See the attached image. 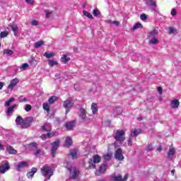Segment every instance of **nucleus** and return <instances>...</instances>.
Returning a JSON list of instances; mask_svg holds the SVG:
<instances>
[{"label":"nucleus","mask_w":181,"mask_h":181,"mask_svg":"<svg viewBox=\"0 0 181 181\" xmlns=\"http://www.w3.org/2000/svg\"><path fill=\"white\" fill-rule=\"evenodd\" d=\"M63 76H64V74H63V73H59V74H57L56 75H55V77H57V78H62V77H63Z\"/></svg>","instance_id":"47"},{"label":"nucleus","mask_w":181,"mask_h":181,"mask_svg":"<svg viewBox=\"0 0 181 181\" xmlns=\"http://www.w3.org/2000/svg\"><path fill=\"white\" fill-rule=\"evenodd\" d=\"M133 139H134V137L130 136L129 139H128V141H127L128 146H132V141H133Z\"/></svg>","instance_id":"44"},{"label":"nucleus","mask_w":181,"mask_h":181,"mask_svg":"<svg viewBox=\"0 0 181 181\" xmlns=\"http://www.w3.org/2000/svg\"><path fill=\"white\" fill-rule=\"evenodd\" d=\"M78 117L82 122H86V121H87V119H88L87 118V110H86V109L81 107L78 112Z\"/></svg>","instance_id":"9"},{"label":"nucleus","mask_w":181,"mask_h":181,"mask_svg":"<svg viewBox=\"0 0 181 181\" xmlns=\"http://www.w3.org/2000/svg\"><path fill=\"white\" fill-rule=\"evenodd\" d=\"M76 122L74 121L72 122H68L65 124V127L66 128V129L70 130V129H73V128H74V125H75Z\"/></svg>","instance_id":"24"},{"label":"nucleus","mask_w":181,"mask_h":181,"mask_svg":"<svg viewBox=\"0 0 181 181\" xmlns=\"http://www.w3.org/2000/svg\"><path fill=\"white\" fill-rule=\"evenodd\" d=\"M83 13L84 16H86L89 19H93V15H91V13H90L88 11H83Z\"/></svg>","instance_id":"39"},{"label":"nucleus","mask_w":181,"mask_h":181,"mask_svg":"<svg viewBox=\"0 0 181 181\" xmlns=\"http://www.w3.org/2000/svg\"><path fill=\"white\" fill-rule=\"evenodd\" d=\"M18 100H19L20 103H25V102L28 101V99L23 96H20L18 98Z\"/></svg>","instance_id":"45"},{"label":"nucleus","mask_w":181,"mask_h":181,"mask_svg":"<svg viewBox=\"0 0 181 181\" xmlns=\"http://www.w3.org/2000/svg\"><path fill=\"white\" fill-rule=\"evenodd\" d=\"M110 181H122L124 180V178H122V175H121V174L119 175H115V174H112L110 176Z\"/></svg>","instance_id":"14"},{"label":"nucleus","mask_w":181,"mask_h":181,"mask_svg":"<svg viewBox=\"0 0 181 181\" xmlns=\"http://www.w3.org/2000/svg\"><path fill=\"white\" fill-rule=\"evenodd\" d=\"M11 169V165H9V162L5 160L3 161L0 165V173L4 174L6 173L8 170Z\"/></svg>","instance_id":"7"},{"label":"nucleus","mask_w":181,"mask_h":181,"mask_svg":"<svg viewBox=\"0 0 181 181\" xmlns=\"http://www.w3.org/2000/svg\"><path fill=\"white\" fill-rule=\"evenodd\" d=\"M101 162V157L98 154L94 155L92 158L89 160V164L93 169H95V163H100Z\"/></svg>","instance_id":"6"},{"label":"nucleus","mask_w":181,"mask_h":181,"mask_svg":"<svg viewBox=\"0 0 181 181\" xmlns=\"http://www.w3.org/2000/svg\"><path fill=\"white\" fill-rule=\"evenodd\" d=\"M56 100H57V98L56 96H52L51 98H49L48 101L49 104H53V103H54Z\"/></svg>","instance_id":"42"},{"label":"nucleus","mask_w":181,"mask_h":181,"mask_svg":"<svg viewBox=\"0 0 181 181\" xmlns=\"http://www.w3.org/2000/svg\"><path fill=\"white\" fill-rule=\"evenodd\" d=\"M71 144H73V140L71 139V137H66L65 140V146H70Z\"/></svg>","instance_id":"31"},{"label":"nucleus","mask_w":181,"mask_h":181,"mask_svg":"<svg viewBox=\"0 0 181 181\" xmlns=\"http://www.w3.org/2000/svg\"><path fill=\"white\" fill-rule=\"evenodd\" d=\"M31 25H33V26H37V25H39V22L36 20H33L31 21Z\"/></svg>","instance_id":"50"},{"label":"nucleus","mask_w":181,"mask_h":181,"mask_svg":"<svg viewBox=\"0 0 181 181\" xmlns=\"http://www.w3.org/2000/svg\"><path fill=\"white\" fill-rule=\"evenodd\" d=\"M90 110H92V114L95 115L97 112H98V105L95 103H93L90 107Z\"/></svg>","instance_id":"21"},{"label":"nucleus","mask_w":181,"mask_h":181,"mask_svg":"<svg viewBox=\"0 0 181 181\" xmlns=\"http://www.w3.org/2000/svg\"><path fill=\"white\" fill-rule=\"evenodd\" d=\"M29 166V163L26 161H21L16 165V169L18 172H21L22 169H25V168H28Z\"/></svg>","instance_id":"11"},{"label":"nucleus","mask_w":181,"mask_h":181,"mask_svg":"<svg viewBox=\"0 0 181 181\" xmlns=\"http://www.w3.org/2000/svg\"><path fill=\"white\" fill-rule=\"evenodd\" d=\"M18 83L19 80L18 78H14L11 80L10 84L8 86V90H13V87H15Z\"/></svg>","instance_id":"15"},{"label":"nucleus","mask_w":181,"mask_h":181,"mask_svg":"<svg viewBox=\"0 0 181 181\" xmlns=\"http://www.w3.org/2000/svg\"><path fill=\"white\" fill-rule=\"evenodd\" d=\"M128 174H125L124 177H123L122 181H127L128 180Z\"/></svg>","instance_id":"57"},{"label":"nucleus","mask_w":181,"mask_h":181,"mask_svg":"<svg viewBox=\"0 0 181 181\" xmlns=\"http://www.w3.org/2000/svg\"><path fill=\"white\" fill-rule=\"evenodd\" d=\"M158 152H160V151H162V148H160V147L158 148Z\"/></svg>","instance_id":"64"},{"label":"nucleus","mask_w":181,"mask_h":181,"mask_svg":"<svg viewBox=\"0 0 181 181\" xmlns=\"http://www.w3.org/2000/svg\"><path fill=\"white\" fill-rule=\"evenodd\" d=\"M37 172V168H33L31 169L30 171H29L28 173H27V177L28 179H31V177H33V176L35 175V173H36Z\"/></svg>","instance_id":"20"},{"label":"nucleus","mask_w":181,"mask_h":181,"mask_svg":"<svg viewBox=\"0 0 181 181\" xmlns=\"http://www.w3.org/2000/svg\"><path fill=\"white\" fill-rule=\"evenodd\" d=\"M65 168L70 172L71 179H76L78 176V171L76 168L71 169V163H66Z\"/></svg>","instance_id":"5"},{"label":"nucleus","mask_w":181,"mask_h":181,"mask_svg":"<svg viewBox=\"0 0 181 181\" xmlns=\"http://www.w3.org/2000/svg\"><path fill=\"white\" fill-rule=\"evenodd\" d=\"M13 101H15V98H11L8 100H7L6 103H5V107H9V105H11V103H13Z\"/></svg>","instance_id":"38"},{"label":"nucleus","mask_w":181,"mask_h":181,"mask_svg":"<svg viewBox=\"0 0 181 181\" xmlns=\"http://www.w3.org/2000/svg\"><path fill=\"white\" fill-rule=\"evenodd\" d=\"M171 174L173 175H175V170H173L172 171H171Z\"/></svg>","instance_id":"63"},{"label":"nucleus","mask_w":181,"mask_h":181,"mask_svg":"<svg viewBox=\"0 0 181 181\" xmlns=\"http://www.w3.org/2000/svg\"><path fill=\"white\" fill-rule=\"evenodd\" d=\"M3 87H4V83L0 82V90H2Z\"/></svg>","instance_id":"62"},{"label":"nucleus","mask_w":181,"mask_h":181,"mask_svg":"<svg viewBox=\"0 0 181 181\" xmlns=\"http://www.w3.org/2000/svg\"><path fill=\"white\" fill-rule=\"evenodd\" d=\"M147 151H152L153 149V147L152 146V144H150L146 148Z\"/></svg>","instance_id":"55"},{"label":"nucleus","mask_w":181,"mask_h":181,"mask_svg":"<svg viewBox=\"0 0 181 181\" xmlns=\"http://www.w3.org/2000/svg\"><path fill=\"white\" fill-rule=\"evenodd\" d=\"M49 66H50V67H53L54 66H57L59 64V63H57V62L53 60V59H50L48 62Z\"/></svg>","instance_id":"33"},{"label":"nucleus","mask_w":181,"mask_h":181,"mask_svg":"<svg viewBox=\"0 0 181 181\" xmlns=\"http://www.w3.org/2000/svg\"><path fill=\"white\" fill-rule=\"evenodd\" d=\"M56 135H58V133L57 132H52V133H47V134H43L41 136L42 140L45 141L47 138H50V136H54Z\"/></svg>","instance_id":"19"},{"label":"nucleus","mask_w":181,"mask_h":181,"mask_svg":"<svg viewBox=\"0 0 181 181\" xmlns=\"http://www.w3.org/2000/svg\"><path fill=\"white\" fill-rule=\"evenodd\" d=\"M45 14H46V18H50V15H52V12H50L47 10H45Z\"/></svg>","instance_id":"51"},{"label":"nucleus","mask_w":181,"mask_h":181,"mask_svg":"<svg viewBox=\"0 0 181 181\" xmlns=\"http://www.w3.org/2000/svg\"><path fill=\"white\" fill-rule=\"evenodd\" d=\"M27 4H29L30 5H33L35 4V1L33 0H25Z\"/></svg>","instance_id":"54"},{"label":"nucleus","mask_w":181,"mask_h":181,"mask_svg":"<svg viewBox=\"0 0 181 181\" xmlns=\"http://www.w3.org/2000/svg\"><path fill=\"white\" fill-rule=\"evenodd\" d=\"M16 124L18 125L20 128H29L30 127V124H32V118L30 117H25L22 118V117L18 116L16 119Z\"/></svg>","instance_id":"2"},{"label":"nucleus","mask_w":181,"mask_h":181,"mask_svg":"<svg viewBox=\"0 0 181 181\" xmlns=\"http://www.w3.org/2000/svg\"><path fill=\"white\" fill-rule=\"evenodd\" d=\"M6 151L9 155H16V153H18V151L15 150V148H13V147H12L11 146H8Z\"/></svg>","instance_id":"18"},{"label":"nucleus","mask_w":181,"mask_h":181,"mask_svg":"<svg viewBox=\"0 0 181 181\" xmlns=\"http://www.w3.org/2000/svg\"><path fill=\"white\" fill-rule=\"evenodd\" d=\"M93 15L94 16H98V15H100V11H98V8H95L93 11Z\"/></svg>","instance_id":"46"},{"label":"nucleus","mask_w":181,"mask_h":181,"mask_svg":"<svg viewBox=\"0 0 181 181\" xmlns=\"http://www.w3.org/2000/svg\"><path fill=\"white\" fill-rule=\"evenodd\" d=\"M41 173L42 176L45 177L47 180H50V177L53 176V168L45 165L42 168H41Z\"/></svg>","instance_id":"4"},{"label":"nucleus","mask_w":181,"mask_h":181,"mask_svg":"<svg viewBox=\"0 0 181 181\" xmlns=\"http://www.w3.org/2000/svg\"><path fill=\"white\" fill-rule=\"evenodd\" d=\"M146 4L148 6H151L153 9H155L156 8V1L153 0H146Z\"/></svg>","instance_id":"23"},{"label":"nucleus","mask_w":181,"mask_h":181,"mask_svg":"<svg viewBox=\"0 0 181 181\" xmlns=\"http://www.w3.org/2000/svg\"><path fill=\"white\" fill-rule=\"evenodd\" d=\"M140 19H141V21H146V16L145 14H141V15L140 16Z\"/></svg>","instance_id":"52"},{"label":"nucleus","mask_w":181,"mask_h":181,"mask_svg":"<svg viewBox=\"0 0 181 181\" xmlns=\"http://www.w3.org/2000/svg\"><path fill=\"white\" fill-rule=\"evenodd\" d=\"M59 145H60V140H56L54 143L52 144L51 155L52 158L56 156V152L57 151Z\"/></svg>","instance_id":"8"},{"label":"nucleus","mask_w":181,"mask_h":181,"mask_svg":"<svg viewBox=\"0 0 181 181\" xmlns=\"http://www.w3.org/2000/svg\"><path fill=\"white\" fill-rule=\"evenodd\" d=\"M116 112H117V114H118L119 115H121V114H122V108H121V107H117V108L116 109Z\"/></svg>","instance_id":"49"},{"label":"nucleus","mask_w":181,"mask_h":181,"mask_svg":"<svg viewBox=\"0 0 181 181\" xmlns=\"http://www.w3.org/2000/svg\"><path fill=\"white\" fill-rule=\"evenodd\" d=\"M30 146H35L36 148V146H37V144H36V143H31Z\"/></svg>","instance_id":"61"},{"label":"nucleus","mask_w":181,"mask_h":181,"mask_svg":"<svg viewBox=\"0 0 181 181\" xmlns=\"http://www.w3.org/2000/svg\"><path fill=\"white\" fill-rule=\"evenodd\" d=\"M175 30H175V28H172V27H170V28H169V33H175Z\"/></svg>","instance_id":"56"},{"label":"nucleus","mask_w":181,"mask_h":181,"mask_svg":"<svg viewBox=\"0 0 181 181\" xmlns=\"http://www.w3.org/2000/svg\"><path fill=\"white\" fill-rule=\"evenodd\" d=\"M0 151H5V147L0 143Z\"/></svg>","instance_id":"59"},{"label":"nucleus","mask_w":181,"mask_h":181,"mask_svg":"<svg viewBox=\"0 0 181 181\" xmlns=\"http://www.w3.org/2000/svg\"><path fill=\"white\" fill-rule=\"evenodd\" d=\"M8 35H9V33H8L7 31H3L0 34V37H6Z\"/></svg>","instance_id":"43"},{"label":"nucleus","mask_w":181,"mask_h":181,"mask_svg":"<svg viewBox=\"0 0 181 181\" xmlns=\"http://www.w3.org/2000/svg\"><path fill=\"white\" fill-rule=\"evenodd\" d=\"M159 32L156 29H153L148 34V37L150 45H158L159 40L158 39V35Z\"/></svg>","instance_id":"3"},{"label":"nucleus","mask_w":181,"mask_h":181,"mask_svg":"<svg viewBox=\"0 0 181 181\" xmlns=\"http://www.w3.org/2000/svg\"><path fill=\"white\" fill-rule=\"evenodd\" d=\"M177 12H176V9L173 8L171 11V15L172 16H176Z\"/></svg>","instance_id":"53"},{"label":"nucleus","mask_w":181,"mask_h":181,"mask_svg":"<svg viewBox=\"0 0 181 181\" xmlns=\"http://www.w3.org/2000/svg\"><path fill=\"white\" fill-rule=\"evenodd\" d=\"M70 61V58L67 57V55H63L61 58V62L66 64V63Z\"/></svg>","instance_id":"30"},{"label":"nucleus","mask_w":181,"mask_h":181,"mask_svg":"<svg viewBox=\"0 0 181 181\" xmlns=\"http://www.w3.org/2000/svg\"><path fill=\"white\" fill-rule=\"evenodd\" d=\"M34 155H35V156H40L42 155H45V151L42 149H37L35 151Z\"/></svg>","instance_id":"32"},{"label":"nucleus","mask_w":181,"mask_h":181,"mask_svg":"<svg viewBox=\"0 0 181 181\" xmlns=\"http://www.w3.org/2000/svg\"><path fill=\"white\" fill-rule=\"evenodd\" d=\"M112 23L113 25H116V26H118V25H119V22L118 21H113Z\"/></svg>","instance_id":"60"},{"label":"nucleus","mask_w":181,"mask_h":181,"mask_svg":"<svg viewBox=\"0 0 181 181\" xmlns=\"http://www.w3.org/2000/svg\"><path fill=\"white\" fill-rule=\"evenodd\" d=\"M176 151L175 150L174 148L170 147L168 153V158H172L173 155H175Z\"/></svg>","instance_id":"28"},{"label":"nucleus","mask_w":181,"mask_h":181,"mask_svg":"<svg viewBox=\"0 0 181 181\" xmlns=\"http://www.w3.org/2000/svg\"><path fill=\"white\" fill-rule=\"evenodd\" d=\"M64 107L66 109V113L67 114L70 111V108L74 105V102L71 99H67L64 102Z\"/></svg>","instance_id":"10"},{"label":"nucleus","mask_w":181,"mask_h":181,"mask_svg":"<svg viewBox=\"0 0 181 181\" xmlns=\"http://www.w3.org/2000/svg\"><path fill=\"white\" fill-rule=\"evenodd\" d=\"M43 45H45V41L43 40L37 41L35 44V48L39 49V47H41V46H43Z\"/></svg>","instance_id":"29"},{"label":"nucleus","mask_w":181,"mask_h":181,"mask_svg":"<svg viewBox=\"0 0 181 181\" xmlns=\"http://www.w3.org/2000/svg\"><path fill=\"white\" fill-rule=\"evenodd\" d=\"M25 110V111H27V112H28V111H30V110H32V105H26Z\"/></svg>","instance_id":"48"},{"label":"nucleus","mask_w":181,"mask_h":181,"mask_svg":"<svg viewBox=\"0 0 181 181\" xmlns=\"http://www.w3.org/2000/svg\"><path fill=\"white\" fill-rule=\"evenodd\" d=\"M42 107H43V109L45 111H47V112H49V111L50 110V105L47 103H43Z\"/></svg>","instance_id":"34"},{"label":"nucleus","mask_w":181,"mask_h":181,"mask_svg":"<svg viewBox=\"0 0 181 181\" xmlns=\"http://www.w3.org/2000/svg\"><path fill=\"white\" fill-rule=\"evenodd\" d=\"M157 90H158V92L159 93V94H162L163 89L161 87H158Z\"/></svg>","instance_id":"58"},{"label":"nucleus","mask_w":181,"mask_h":181,"mask_svg":"<svg viewBox=\"0 0 181 181\" xmlns=\"http://www.w3.org/2000/svg\"><path fill=\"white\" fill-rule=\"evenodd\" d=\"M4 54H6L7 56H12V54H13V51L11 49H4Z\"/></svg>","instance_id":"37"},{"label":"nucleus","mask_w":181,"mask_h":181,"mask_svg":"<svg viewBox=\"0 0 181 181\" xmlns=\"http://www.w3.org/2000/svg\"><path fill=\"white\" fill-rule=\"evenodd\" d=\"M112 156V154L111 153H108L106 155H104L103 158L105 160H111Z\"/></svg>","instance_id":"36"},{"label":"nucleus","mask_w":181,"mask_h":181,"mask_svg":"<svg viewBox=\"0 0 181 181\" xmlns=\"http://www.w3.org/2000/svg\"><path fill=\"white\" fill-rule=\"evenodd\" d=\"M107 170V164L103 163L100 167L98 171H96L95 175L100 176V173H104Z\"/></svg>","instance_id":"17"},{"label":"nucleus","mask_w":181,"mask_h":181,"mask_svg":"<svg viewBox=\"0 0 181 181\" xmlns=\"http://www.w3.org/2000/svg\"><path fill=\"white\" fill-rule=\"evenodd\" d=\"M69 155H70V156H71V158L73 159H76V158H77V150H76V149L71 150Z\"/></svg>","instance_id":"27"},{"label":"nucleus","mask_w":181,"mask_h":181,"mask_svg":"<svg viewBox=\"0 0 181 181\" xmlns=\"http://www.w3.org/2000/svg\"><path fill=\"white\" fill-rule=\"evenodd\" d=\"M139 134H141V129H135L131 132L130 136L135 138L136 136H138Z\"/></svg>","instance_id":"25"},{"label":"nucleus","mask_w":181,"mask_h":181,"mask_svg":"<svg viewBox=\"0 0 181 181\" xmlns=\"http://www.w3.org/2000/svg\"><path fill=\"white\" fill-rule=\"evenodd\" d=\"M125 131L124 130H117L114 134L113 136L115 139H116V142L115 144H109L108 149H112V148H117V143L119 142V145L122 144L125 141Z\"/></svg>","instance_id":"1"},{"label":"nucleus","mask_w":181,"mask_h":181,"mask_svg":"<svg viewBox=\"0 0 181 181\" xmlns=\"http://www.w3.org/2000/svg\"><path fill=\"white\" fill-rule=\"evenodd\" d=\"M179 105H180V102H179V100L174 99L170 101V107H171V108L176 110V109L179 108Z\"/></svg>","instance_id":"13"},{"label":"nucleus","mask_w":181,"mask_h":181,"mask_svg":"<svg viewBox=\"0 0 181 181\" xmlns=\"http://www.w3.org/2000/svg\"><path fill=\"white\" fill-rule=\"evenodd\" d=\"M115 158L117 160H124V156L122 155V150L121 148H117L115 153Z\"/></svg>","instance_id":"12"},{"label":"nucleus","mask_w":181,"mask_h":181,"mask_svg":"<svg viewBox=\"0 0 181 181\" xmlns=\"http://www.w3.org/2000/svg\"><path fill=\"white\" fill-rule=\"evenodd\" d=\"M44 56L47 58V59H52V57H53L54 56V52H45L44 54Z\"/></svg>","instance_id":"35"},{"label":"nucleus","mask_w":181,"mask_h":181,"mask_svg":"<svg viewBox=\"0 0 181 181\" xmlns=\"http://www.w3.org/2000/svg\"><path fill=\"white\" fill-rule=\"evenodd\" d=\"M43 131H46V132H49V131H52V125L49 123H46L42 126Z\"/></svg>","instance_id":"26"},{"label":"nucleus","mask_w":181,"mask_h":181,"mask_svg":"<svg viewBox=\"0 0 181 181\" xmlns=\"http://www.w3.org/2000/svg\"><path fill=\"white\" fill-rule=\"evenodd\" d=\"M139 28H142V25L140 23H136L134 25L132 30H136V29H139Z\"/></svg>","instance_id":"41"},{"label":"nucleus","mask_w":181,"mask_h":181,"mask_svg":"<svg viewBox=\"0 0 181 181\" xmlns=\"http://www.w3.org/2000/svg\"><path fill=\"white\" fill-rule=\"evenodd\" d=\"M9 28L11 29V30H13L14 36H16L18 35L16 32L19 30V28L18 27V25L15 23H11L8 25V29H9Z\"/></svg>","instance_id":"16"},{"label":"nucleus","mask_w":181,"mask_h":181,"mask_svg":"<svg viewBox=\"0 0 181 181\" xmlns=\"http://www.w3.org/2000/svg\"><path fill=\"white\" fill-rule=\"evenodd\" d=\"M28 67H29V64H28V63L23 64L20 66V70H21V71H23L24 70H26Z\"/></svg>","instance_id":"40"},{"label":"nucleus","mask_w":181,"mask_h":181,"mask_svg":"<svg viewBox=\"0 0 181 181\" xmlns=\"http://www.w3.org/2000/svg\"><path fill=\"white\" fill-rule=\"evenodd\" d=\"M16 107H18V105H13V106L8 107V108L6 111L7 117H11V115H12V112H13V110H15V108H16Z\"/></svg>","instance_id":"22"}]
</instances>
